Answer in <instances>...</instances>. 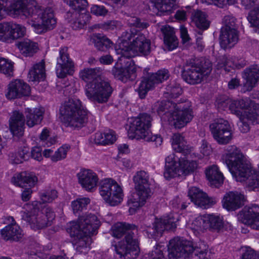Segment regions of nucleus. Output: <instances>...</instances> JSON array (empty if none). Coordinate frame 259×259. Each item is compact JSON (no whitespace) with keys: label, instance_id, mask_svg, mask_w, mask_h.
I'll return each mask as SVG.
<instances>
[{"label":"nucleus","instance_id":"f257e3e1","mask_svg":"<svg viewBox=\"0 0 259 259\" xmlns=\"http://www.w3.org/2000/svg\"><path fill=\"white\" fill-rule=\"evenodd\" d=\"M150 40L146 38L143 35H139L130 44L123 41L120 45L118 53L121 54L119 57L120 65L124 66L122 81L128 79L134 80L136 77V67L132 57L137 55L147 56L151 51Z\"/></svg>","mask_w":259,"mask_h":259},{"label":"nucleus","instance_id":"f03ea898","mask_svg":"<svg viewBox=\"0 0 259 259\" xmlns=\"http://www.w3.org/2000/svg\"><path fill=\"white\" fill-rule=\"evenodd\" d=\"M102 70L100 68H87L80 71V77L88 82L85 95L91 101L99 103L108 101L112 93L109 83L100 78Z\"/></svg>","mask_w":259,"mask_h":259},{"label":"nucleus","instance_id":"7ed1b4c3","mask_svg":"<svg viewBox=\"0 0 259 259\" xmlns=\"http://www.w3.org/2000/svg\"><path fill=\"white\" fill-rule=\"evenodd\" d=\"M157 112L159 116L176 128H181L193 118L190 103L188 101L175 103L170 101L158 103Z\"/></svg>","mask_w":259,"mask_h":259},{"label":"nucleus","instance_id":"20e7f679","mask_svg":"<svg viewBox=\"0 0 259 259\" xmlns=\"http://www.w3.org/2000/svg\"><path fill=\"white\" fill-rule=\"evenodd\" d=\"M135 226L129 224L117 223L112 227L111 234L117 238L125 235L124 238L119 241L115 250L120 258L136 259L139 255L140 249L137 240L134 238L132 229Z\"/></svg>","mask_w":259,"mask_h":259},{"label":"nucleus","instance_id":"39448f33","mask_svg":"<svg viewBox=\"0 0 259 259\" xmlns=\"http://www.w3.org/2000/svg\"><path fill=\"white\" fill-rule=\"evenodd\" d=\"M34 0H17L10 7V11L16 15L22 14L26 17L37 15L40 16L41 22L49 29H52L56 24L52 8H48L41 12L36 6Z\"/></svg>","mask_w":259,"mask_h":259},{"label":"nucleus","instance_id":"423d86ee","mask_svg":"<svg viewBox=\"0 0 259 259\" xmlns=\"http://www.w3.org/2000/svg\"><path fill=\"white\" fill-rule=\"evenodd\" d=\"M64 122L67 126L81 127L88 122L89 112L83 108L80 100L69 99L60 109Z\"/></svg>","mask_w":259,"mask_h":259},{"label":"nucleus","instance_id":"0eeeda50","mask_svg":"<svg viewBox=\"0 0 259 259\" xmlns=\"http://www.w3.org/2000/svg\"><path fill=\"white\" fill-rule=\"evenodd\" d=\"M182 77L188 83L195 84L205 80L212 70V65L209 60L191 59L187 60L183 66Z\"/></svg>","mask_w":259,"mask_h":259},{"label":"nucleus","instance_id":"6e6552de","mask_svg":"<svg viewBox=\"0 0 259 259\" xmlns=\"http://www.w3.org/2000/svg\"><path fill=\"white\" fill-rule=\"evenodd\" d=\"M152 117L149 114L142 113L133 121L128 131V137L138 140H144L147 142H155L156 146L162 143V138L157 135H152L149 129L151 125Z\"/></svg>","mask_w":259,"mask_h":259},{"label":"nucleus","instance_id":"1a4fd4ad","mask_svg":"<svg viewBox=\"0 0 259 259\" xmlns=\"http://www.w3.org/2000/svg\"><path fill=\"white\" fill-rule=\"evenodd\" d=\"M133 181L136 193L127 201L130 211L143 206L151 194L150 177L147 172L144 170L137 172L133 177Z\"/></svg>","mask_w":259,"mask_h":259},{"label":"nucleus","instance_id":"9d476101","mask_svg":"<svg viewBox=\"0 0 259 259\" xmlns=\"http://www.w3.org/2000/svg\"><path fill=\"white\" fill-rule=\"evenodd\" d=\"M225 163L237 181L244 182V179L253 170L249 162L237 149L227 154Z\"/></svg>","mask_w":259,"mask_h":259},{"label":"nucleus","instance_id":"9b49d317","mask_svg":"<svg viewBox=\"0 0 259 259\" xmlns=\"http://www.w3.org/2000/svg\"><path fill=\"white\" fill-rule=\"evenodd\" d=\"M225 163L237 181L244 182V179L253 170L249 162L237 149L227 154Z\"/></svg>","mask_w":259,"mask_h":259},{"label":"nucleus","instance_id":"f8f14e48","mask_svg":"<svg viewBox=\"0 0 259 259\" xmlns=\"http://www.w3.org/2000/svg\"><path fill=\"white\" fill-rule=\"evenodd\" d=\"M197 165L196 161H188L185 158H178L177 160L174 154H170L165 158L163 176L166 180L181 175L186 176L193 172Z\"/></svg>","mask_w":259,"mask_h":259},{"label":"nucleus","instance_id":"ddd939ff","mask_svg":"<svg viewBox=\"0 0 259 259\" xmlns=\"http://www.w3.org/2000/svg\"><path fill=\"white\" fill-rule=\"evenodd\" d=\"M237 19L231 15L225 16L223 19L224 26L221 30L220 44L225 49L233 47L238 40Z\"/></svg>","mask_w":259,"mask_h":259},{"label":"nucleus","instance_id":"4468645a","mask_svg":"<svg viewBox=\"0 0 259 259\" xmlns=\"http://www.w3.org/2000/svg\"><path fill=\"white\" fill-rule=\"evenodd\" d=\"M100 222L94 214H85L79 217L77 223H73L71 230L75 234L81 235V232L86 235H94L99 228Z\"/></svg>","mask_w":259,"mask_h":259},{"label":"nucleus","instance_id":"2eb2a0df","mask_svg":"<svg viewBox=\"0 0 259 259\" xmlns=\"http://www.w3.org/2000/svg\"><path fill=\"white\" fill-rule=\"evenodd\" d=\"M210 131L215 140L220 144H227L232 139L230 125L227 120L218 119L209 125Z\"/></svg>","mask_w":259,"mask_h":259},{"label":"nucleus","instance_id":"dca6fc26","mask_svg":"<svg viewBox=\"0 0 259 259\" xmlns=\"http://www.w3.org/2000/svg\"><path fill=\"white\" fill-rule=\"evenodd\" d=\"M177 220L170 216L156 219L152 226H148L146 229L148 237L156 239L162 236L165 230H174L177 227Z\"/></svg>","mask_w":259,"mask_h":259},{"label":"nucleus","instance_id":"f3484780","mask_svg":"<svg viewBox=\"0 0 259 259\" xmlns=\"http://www.w3.org/2000/svg\"><path fill=\"white\" fill-rule=\"evenodd\" d=\"M67 48L60 50V56L57 59L56 72L58 77L63 78L67 75H72L74 72V64L67 52Z\"/></svg>","mask_w":259,"mask_h":259},{"label":"nucleus","instance_id":"a211bd4d","mask_svg":"<svg viewBox=\"0 0 259 259\" xmlns=\"http://www.w3.org/2000/svg\"><path fill=\"white\" fill-rule=\"evenodd\" d=\"M31 211H23L22 215V219L28 222L33 229H41L47 227L49 225V221L44 213H38V207L32 204L29 206Z\"/></svg>","mask_w":259,"mask_h":259},{"label":"nucleus","instance_id":"6ab92c4d","mask_svg":"<svg viewBox=\"0 0 259 259\" xmlns=\"http://www.w3.org/2000/svg\"><path fill=\"white\" fill-rule=\"evenodd\" d=\"M241 223L250 226L252 229L259 230V206L252 205L244 207L237 215Z\"/></svg>","mask_w":259,"mask_h":259},{"label":"nucleus","instance_id":"aec40b11","mask_svg":"<svg viewBox=\"0 0 259 259\" xmlns=\"http://www.w3.org/2000/svg\"><path fill=\"white\" fill-rule=\"evenodd\" d=\"M127 22L130 27H135L137 30L131 28L130 33L127 31L123 32L122 34L123 40L121 42L125 40L130 44L139 35L142 34L145 36L143 34L140 32L138 33V31L147 28L149 26L148 23L137 17L132 16L127 17Z\"/></svg>","mask_w":259,"mask_h":259},{"label":"nucleus","instance_id":"412c9836","mask_svg":"<svg viewBox=\"0 0 259 259\" xmlns=\"http://www.w3.org/2000/svg\"><path fill=\"white\" fill-rule=\"evenodd\" d=\"M196 222L199 223L198 227L201 229H208L218 233L224 230V222L219 215L206 214L197 219Z\"/></svg>","mask_w":259,"mask_h":259},{"label":"nucleus","instance_id":"4be33fe9","mask_svg":"<svg viewBox=\"0 0 259 259\" xmlns=\"http://www.w3.org/2000/svg\"><path fill=\"white\" fill-rule=\"evenodd\" d=\"M188 196L196 205L203 209L208 208L216 203L215 199L208 197L206 193L195 187L189 189Z\"/></svg>","mask_w":259,"mask_h":259},{"label":"nucleus","instance_id":"5701e85b","mask_svg":"<svg viewBox=\"0 0 259 259\" xmlns=\"http://www.w3.org/2000/svg\"><path fill=\"white\" fill-rule=\"evenodd\" d=\"M8 90V92L6 94V97L9 99L27 96L30 93V87L20 79L11 81L9 84Z\"/></svg>","mask_w":259,"mask_h":259},{"label":"nucleus","instance_id":"b1692460","mask_svg":"<svg viewBox=\"0 0 259 259\" xmlns=\"http://www.w3.org/2000/svg\"><path fill=\"white\" fill-rule=\"evenodd\" d=\"M78 182L87 191H91L97 186L98 177L97 174L91 169H82L77 175Z\"/></svg>","mask_w":259,"mask_h":259},{"label":"nucleus","instance_id":"393cba45","mask_svg":"<svg viewBox=\"0 0 259 259\" xmlns=\"http://www.w3.org/2000/svg\"><path fill=\"white\" fill-rule=\"evenodd\" d=\"M244 195L238 192H229L223 197V205L228 211H234L244 205Z\"/></svg>","mask_w":259,"mask_h":259},{"label":"nucleus","instance_id":"a878e982","mask_svg":"<svg viewBox=\"0 0 259 259\" xmlns=\"http://www.w3.org/2000/svg\"><path fill=\"white\" fill-rule=\"evenodd\" d=\"M12 183L19 187H33L37 182V177L33 174L23 171L15 174L12 179Z\"/></svg>","mask_w":259,"mask_h":259},{"label":"nucleus","instance_id":"bb28decb","mask_svg":"<svg viewBox=\"0 0 259 259\" xmlns=\"http://www.w3.org/2000/svg\"><path fill=\"white\" fill-rule=\"evenodd\" d=\"M158 84L156 77L153 73H147L142 77L141 82L137 92L140 99L145 98L148 92L155 88Z\"/></svg>","mask_w":259,"mask_h":259},{"label":"nucleus","instance_id":"cd10ccee","mask_svg":"<svg viewBox=\"0 0 259 259\" xmlns=\"http://www.w3.org/2000/svg\"><path fill=\"white\" fill-rule=\"evenodd\" d=\"M25 119L22 113L15 111L10 120V128L12 134L17 137H21L24 133Z\"/></svg>","mask_w":259,"mask_h":259},{"label":"nucleus","instance_id":"c85d7f7f","mask_svg":"<svg viewBox=\"0 0 259 259\" xmlns=\"http://www.w3.org/2000/svg\"><path fill=\"white\" fill-rule=\"evenodd\" d=\"M64 2L66 3L73 10H75L74 12H68L65 18L68 20V22L71 24L72 20L73 21L74 19L76 18L78 15L80 14L77 11H84L85 8L88 5L87 0H63Z\"/></svg>","mask_w":259,"mask_h":259},{"label":"nucleus","instance_id":"c756f323","mask_svg":"<svg viewBox=\"0 0 259 259\" xmlns=\"http://www.w3.org/2000/svg\"><path fill=\"white\" fill-rule=\"evenodd\" d=\"M221 104L223 107L228 106L232 113L240 116L242 115L241 109H247L249 103L243 99L235 101L227 99L224 102H221Z\"/></svg>","mask_w":259,"mask_h":259},{"label":"nucleus","instance_id":"7c9ffc66","mask_svg":"<svg viewBox=\"0 0 259 259\" xmlns=\"http://www.w3.org/2000/svg\"><path fill=\"white\" fill-rule=\"evenodd\" d=\"M205 175L211 186L219 187L223 183L224 177L216 165L208 167L205 170Z\"/></svg>","mask_w":259,"mask_h":259},{"label":"nucleus","instance_id":"2f4dec72","mask_svg":"<svg viewBox=\"0 0 259 259\" xmlns=\"http://www.w3.org/2000/svg\"><path fill=\"white\" fill-rule=\"evenodd\" d=\"M192 22L199 30L198 33L202 35L203 31L207 29L209 26V22L206 18V14L200 11H194L191 15Z\"/></svg>","mask_w":259,"mask_h":259},{"label":"nucleus","instance_id":"473e14b6","mask_svg":"<svg viewBox=\"0 0 259 259\" xmlns=\"http://www.w3.org/2000/svg\"><path fill=\"white\" fill-rule=\"evenodd\" d=\"M164 36V41L169 50L176 49L178 46V40L176 37L174 28L168 25L162 26L160 28Z\"/></svg>","mask_w":259,"mask_h":259},{"label":"nucleus","instance_id":"72a5a7b5","mask_svg":"<svg viewBox=\"0 0 259 259\" xmlns=\"http://www.w3.org/2000/svg\"><path fill=\"white\" fill-rule=\"evenodd\" d=\"M91 41L97 50L105 52L113 46L112 41L106 36L101 33H95L91 38Z\"/></svg>","mask_w":259,"mask_h":259},{"label":"nucleus","instance_id":"f704fd0d","mask_svg":"<svg viewBox=\"0 0 259 259\" xmlns=\"http://www.w3.org/2000/svg\"><path fill=\"white\" fill-rule=\"evenodd\" d=\"M16 46L20 53L25 57L33 56L38 50L37 44L28 39L18 42Z\"/></svg>","mask_w":259,"mask_h":259},{"label":"nucleus","instance_id":"c9c22d12","mask_svg":"<svg viewBox=\"0 0 259 259\" xmlns=\"http://www.w3.org/2000/svg\"><path fill=\"white\" fill-rule=\"evenodd\" d=\"M28 77L31 81H40L46 78L45 63L40 62L34 64L29 70Z\"/></svg>","mask_w":259,"mask_h":259},{"label":"nucleus","instance_id":"e433bc0d","mask_svg":"<svg viewBox=\"0 0 259 259\" xmlns=\"http://www.w3.org/2000/svg\"><path fill=\"white\" fill-rule=\"evenodd\" d=\"M1 235L6 240L18 241L22 237L21 230L16 224L7 226L1 231Z\"/></svg>","mask_w":259,"mask_h":259},{"label":"nucleus","instance_id":"4c0bfd02","mask_svg":"<svg viewBox=\"0 0 259 259\" xmlns=\"http://www.w3.org/2000/svg\"><path fill=\"white\" fill-rule=\"evenodd\" d=\"M42 109L35 108L33 110L27 109L25 112L26 123L29 127L39 124L43 119Z\"/></svg>","mask_w":259,"mask_h":259},{"label":"nucleus","instance_id":"58836bf2","mask_svg":"<svg viewBox=\"0 0 259 259\" xmlns=\"http://www.w3.org/2000/svg\"><path fill=\"white\" fill-rule=\"evenodd\" d=\"M243 77L246 79V83L252 88L259 80V66L251 65L244 70Z\"/></svg>","mask_w":259,"mask_h":259},{"label":"nucleus","instance_id":"ea45409f","mask_svg":"<svg viewBox=\"0 0 259 259\" xmlns=\"http://www.w3.org/2000/svg\"><path fill=\"white\" fill-rule=\"evenodd\" d=\"M0 28L3 29V31H9L10 35L13 39H18L23 37L26 33V28L24 26L16 24H6Z\"/></svg>","mask_w":259,"mask_h":259},{"label":"nucleus","instance_id":"a19ab883","mask_svg":"<svg viewBox=\"0 0 259 259\" xmlns=\"http://www.w3.org/2000/svg\"><path fill=\"white\" fill-rule=\"evenodd\" d=\"M222 63L219 62L221 68H223L226 71H229L230 69L228 68H238L244 67L245 64V61L243 59L238 60L235 57H231L228 58L226 57H223L221 60Z\"/></svg>","mask_w":259,"mask_h":259},{"label":"nucleus","instance_id":"79ce46f5","mask_svg":"<svg viewBox=\"0 0 259 259\" xmlns=\"http://www.w3.org/2000/svg\"><path fill=\"white\" fill-rule=\"evenodd\" d=\"M117 182L111 179H106L102 180L100 183V194L103 199L106 201L111 196V191L113 188L115 184Z\"/></svg>","mask_w":259,"mask_h":259},{"label":"nucleus","instance_id":"37998d69","mask_svg":"<svg viewBox=\"0 0 259 259\" xmlns=\"http://www.w3.org/2000/svg\"><path fill=\"white\" fill-rule=\"evenodd\" d=\"M248 107L247 111L245 112V118L253 124H258L259 104L250 101Z\"/></svg>","mask_w":259,"mask_h":259},{"label":"nucleus","instance_id":"c03bdc74","mask_svg":"<svg viewBox=\"0 0 259 259\" xmlns=\"http://www.w3.org/2000/svg\"><path fill=\"white\" fill-rule=\"evenodd\" d=\"M106 202L111 206H115L120 204L123 200V194L121 187L117 184H115L111 191V196Z\"/></svg>","mask_w":259,"mask_h":259},{"label":"nucleus","instance_id":"a18cd8bd","mask_svg":"<svg viewBox=\"0 0 259 259\" xmlns=\"http://www.w3.org/2000/svg\"><path fill=\"white\" fill-rule=\"evenodd\" d=\"M73 235H76L77 237H80L75 243L76 250L80 253H86L91 243V239L89 237L90 235H86L82 232H81V235H78L75 234L73 232Z\"/></svg>","mask_w":259,"mask_h":259},{"label":"nucleus","instance_id":"49530a36","mask_svg":"<svg viewBox=\"0 0 259 259\" xmlns=\"http://www.w3.org/2000/svg\"><path fill=\"white\" fill-rule=\"evenodd\" d=\"M159 12L169 14L177 8V0H161L156 5Z\"/></svg>","mask_w":259,"mask_h":259},{"label":"nucleus","instance_id":"de8ad7c7","mask_svg":"<svg viewBox=\"0 0 259 259\" xmlns=\"http://www.w3.org/2000/svg\"><path fill=\"white\" fill-rule=\"evenodd\" d=\"M91 16L89 13H80L73 21L72 20L70 26L75 30L83 28L90 21Z\"/></svg>","mask_w":259,"mask_h":259},{"label":"nucleus","instance_id":"09e8293b","mask_svg":"<svg viewBox=\"0 0 259 259\" xmlns=\"http://www.w3.org/2000/svg\"><path fill=\"white\" fill-rule=\"evenodd\" d=\"M172 140L173 149L177 152L185 153V151L187 150V147L184 137L180 134H175L172 136Z\"/></svg>","mask_w":259,"mask_h":259},{"label":"nucleus","instance_id":"8fccbe9b","mask_svg":"<svg viewBox=\"0 0 259 259\" xmlns=\"http://www.w3.org/2000/svg\"><path fill=\"white\" fill-rule=\"evenodd\" d=\"M246 186L249 190H254L259 187V171L254 169L249 174L245 179Z\"/></svg>","mask_w":259,"mask_h":259},{"label":"nucleus","instance_id":"3c124183","mask_svg":"<svg viewBox=\"0 0 259 259\" xmlns=\"http://www.w3.org/2000/svg\"><path fill=\"white\" fill-rule=\"evenodd\" d=\"M182 93V89L179 83L175 81H171L166 88V97L170 98H176Z\"/></svg>","mask_w":259,"mask_h":259},{"label":"nucleus","instance_id":"603ef678","mask_svg":"<svg viewBox=\"0 0 259 259\" xmlns=\"http://www.w3.org/2000/svg\"><path fill=\"white\" fill-rule=\"evenodd\" d=\"M13 63L4 58H0V72L8 76L13 75Z\"/></svg>","mask_w":259,"mask_h":259},{"label":"nucleus","instance_id":"864d4df0","mask_svg":"<svg viewBox=\"0 0 259 259\" xmlns=\"http://www.w3.org/2000/svg\"><path fill=\"white\" fill-rule=\"evenodd\" d=\"M90 202V199L87 197L78 198L72 201L71 206L74 213H77L79 211H82Z\"/></svg>","mask_w":259,"mask_h":259},{"label":"nucleus","instance_id":"5fc2aeb1","mask_svg":"<svg viewBox=\"0 0 259 259\" xmlns=\"http://www.w3.org/2000/svg\"><path fill=\"white\" fill-rule=\"evenodd\" d=\"M247 19L251 26L259 28V6L250 11Z\"/></svg>","mask_w":259,"mask_h":259},{"label":"nucleus","instance_id":"6e6d98bb","mask_svg":"<svg viewBox=\"0 0 259 259\" xmlns=\"http://www.w3.org/2000/svg\"><path fill=\"white\" fill-rule=\"evenodd\" d=\"M68 149L69 147L66 145H63L60 147L57 151L55 152L54 155L51 156V160L54 162H57L64 159L66 157Z\"/></svg>","mask_w":259,"mask_h":259},{"label":"nucleus","instance_id":"4d7b16f0","mask_svg":"<svg viewBox=\"0 0 259 259\" xmlns=\"http://www.w3.org/2000/svg\"><path fill=\"white\" fill-rule=\"evenodd\" d=\"M241 259H259V254L249 247L242 248Z\"/></svg>","mask_w":259,"mask_h":259},{"label":"nucleus","instance_id":"13d9d810","mask_svg":"<svg viewBox=\"0 0 259 259\" xmlns=\"http://www.w3.org/2000/svg\"><path fill=\"white\" fill-rule=\"evenodd\" d=\"M57 197V192L55 190H48L41 195L44 202H50Z\"/></svg>","mask_w":259,"mask_h":259},{"label":"nucleus","instance_id":"bf43d9fd","mask_svg":"<svg viewBox=\"0 0 259 259\" xmlns=\"http://www.w3.org/2000/svg\"><path fill=\"white\" fill-rule=\"evenodd\" d=\"M124 66L123 65H120L119 62V60L118 62L116 63L115 65L113 67L112 70V74L114 75L115 77L119 79L121 81L123 80V73L124 71Z\"/></svg>","mask_w":259,"mask_h":259},{"label":"nucleus","instance_id":"052dcab7","mask_svg":"<svg viewBox=\"0 0 259 259\" xmlns=\"http://www.w3.org/2000/svg\"><path fill=\"white\" fill-rule=\"evenodd\" d=\"M158 81V83H161L169 77V73L167 69H163L158 70L156 73H153Z\"/></svg>","mask_w":259,"mask_h":259},{"label":"nucleus","instance_id":"680f3d73","mask_svg":"<svg viewBox=\"0 0 259 259\" xmlns=\"http://www.w3.org/2000/svg\"><path fill=\"white\" fill-rule=\"evenodd\" d=\"M104 139L105 145L113 144L116 141V136L113 131H109L104 133Z\"/></svg>","mask_w":259,"mask_h":259},{"label":"nucleus","instance_id":"e2e57ef3","mask_svg":"<svg viewBox=\"0 0 259 259\" xmlns=\"http://www.w3.org/2000/svg\"><path fill=\"white\" fill-rule=\"evenodd\" d=\"M107 12V10L102 6L94 5L91 8V13L97 16H105Z\"/></svg>","mask_w":259,"mask_h":259},{"label":"nucleus","instance_id":"0e129e2a","mask_svg":"<svg viewBox=\"0 0 259 259\" xmlns=\"http://www.w3.org/2000/svg\"><path fill=\"white\" fill-rule=\"evenodd\" d=\"M31 26L34 28V31L38 34H41L46 32L48 30H50L46 27L41 22L39 23L32 22Z\"/></svg>","mask_w":259,"mask_h":259},{"label":"nucleus","instance_id":"69168bd1","mask_svg":"<svg viewBox=\"0 0 259 259\" xmlns=\"http://www.w3.org/2000/svg\"><path fill=\"white\" fill-rule=\"evenodd\" d=\"M18 153L19 154V156L22 159V163L25 160H27L29 159V148L26 146H23L19 148Z\"/></svg>","mask_w":259,"mask_h":259},{"label":"nucleus","instance_id":"338daca9","mask_svg":"<svg viewBox=\"0 0 259 259\" xmlns=\"http://www.w3.org/2000/svg\"><path fill=\"white\" fill-rule=\"evenodd\" d=\"M41 213H44L47 218V220L49 221V225L51 226L52 221L55 218V214L54 212L52 210V208L50 207L45 208L42 212H40Z\"/></svg>","mask_w":259,"mask_h":259},{"label":"nucleus","instance_id":"774afa93","mask_svg":"<svg viewBox=\"0 0 259 259\" xmlns=\"http://www.w3.org/2000/svg\"><path fill=\"white\" fill-rule=\"evenodd\" d=\"M31 156L33 159L37 161H41L42 159L41 148L38 147H35L32 148L31 152Z\"/></svg>","mask_w":259,"mask_h":259}]
</instances>
